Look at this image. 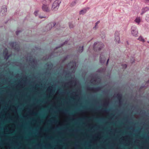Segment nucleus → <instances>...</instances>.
I'll use <instances>...</instances> for the list:
<instances>
[{"instance_id":"f257e3e1","label":"nucleus","mask_w":149,"mask_h":149,"mask_svg":"<svg viewBox=\"0 0 149 149\" xmlns=\"http://www.w3.org/2000/svg\"><path fill=\"white\" fill-rule=\"evenodd\" d=\"M109 90H105L103 91L102 93L87 95L80 90L79 98L81 102L77 101L75 92V102H123L124 98L122 93H116L112 96L109 93Z\"/></svg>"},{"instance_id":"f03ea898","label":"nucleus","mask_w":149,"mask_h":149,"mask_svg":"<svg viewBox=\"0 0 149 149\" xmlns=\"http://www.w3.org/2000/svg\"><path fill=\"white\" fill-rule=\"evenodd\" d=\"M147 88L145 85H142L139 88L135 96L132 93L130 94H126V95L129 99H136L137 98L143 97L146 100V101L149 102V91L146 93L145 94L144 90H146Z\"/></svg>"},{"instance_id":"7ed1b4c3","label":"nucleus","mask_w":149,"mask_h":149,"mask_svg":"<svg viewBox=\"0 0 149 149\" xmlns=\"http://www.w3.org/2000/svg\"><path fill=\"white\" fill-rule=\"evenodd\" d=\"M70 104L72 106V149H74V103H16V104Z\"/></svg>"},{"instance_id":"20e7f679","label":"nucleus","mask_w":149,"mask_h":149,"mask_svg":"<svg viewBox=\"0 0 149 149\" xmlns=\"http://www.w3.org/2000/svg\"><path fill=\"white\" fill-rule=\"evenodd\" d=\"M72 101L69 102H74V77H73L72 80Z\"/></svg>"},{"instance_id":"39448f33","label":"nucleus","mask_w":149,"mask_h":149,"mask_svg":"<svg viewBox=\"0 0 149 149\" xmlns=\"http://www.w3.org/2000/svg\"><path fill=\"white\" fill-rule=\"evenodd\" d=\"M50 2V1L48 0H45L43 1L42 6V9L43 11L46 12H48L49 11L48 5Z\"/></svg>"},{"instance_id":"423d86ee","label":"nucleus","mask_w":149,"mask_h":149,"mask_svg":"<svg viewBox=\"0 0 149 149\" xmlns=\"http://www.w3.org/2000/svg\"><path fill=\"white\" fill-rule=\"evenodd\" d=\"M61 2V0H56L55 1L52 5V10L54 11L58 10Z\"/></svg>"},{"instance_id":"0eeeda50","label":"nucleus","mask_w":149,"mask_h":149,"mask_svg":"<svg viewBox=\"0 0 149 149\" xmlns=\"http://www.w3.org/2000/svg\"><path fill=\"white\" fill-rule=\"evenodd\" d=\"M9 45L15 50L19 51V48L17 42H10L9 43Z\"/></svg>"},{"instance_id":"6e6552de","label":"nucleus","mask_w":149,"mask_h":149,"mask_svg":"<svg viewBox=\"0 0 149 149\" xmlns=\"http://www.w3.org/2000/svg\"><path fill=\"white\" fill-rule=\"evenodd\" d=\"M131 33L133 36L135 37L138 36V30L136 26H133L132 27Z\"/></svg>"},{"instance_id":"1a4fd4ad","label":"nucleus","mask_w":149,"mask_h":149,"mask_svg":"<svg viewBox=\"0 0 149 149\" xmlns=\"http://www.w3.org/2000/svg\"><path fill=\"white\" fill-rule=\"evenodd\" d=\"M58 93L61 95H68L70 94L71 93L70 91L66 90H63L62 89H59L58 91Z\"/></svg>"},{"instance_id":"9d476101","label":"nucleus","mask_w":149,"mask_h":149,"mask_svg":"<svg viewBox=\"0 0 149 149\" xmlns=\"http://www.w3.org/2000/svg\"><path fill=\"white\" fill-rule=\"evenodd\" d=\"M7 10L5 6H3L1 8V10L0 12V15L3 16L6 15Z\"/></svg>"},{"instance_id":"9b49d317","label":"nucleus","mask_w":149,"mask_h":149,"mask_svg":"<svg viewBox=\"0 0 149 149\" xmlns=\"http://www.w3.org/2000/svg\"><path fill=\"white\" fill-rule=\"evenodd\" d=\"M106 58L104 55H103V53H102L100 54V62L102 64H104L106 61Z\"/></svg>"},{"instance_id":"f8f14e48","label":"nucleus","mask_w":149,"mask_h":149,"mask_svg":"<svg viewBox=\"0 0 149 149\" xmlns=\"http://www.w3.org/2000/svg\"><path fill=\"white\" fill-rule=\"evenodd\" d=\"M86 89L88 90H93L94 89L95 90V91H98L101 90V89L102 88V87L100 86H98L96 87H90L89 86H87L86 87Z\"/></svg>"},{"instance_id":"ddd939ff","label":"nucleus","mask_w":149,"mask_h":149,"mask_svg":"<svg viewBox=\"0 0 149 149\" xmlns=\"http://www.w3.org/2000/svg\"><path fill=\"white\" fill-rule=\"evenodd\" d=\"M56 24V23L54 22L47 24L46 27L47 30L48 31L51 30L52 28L55 26Z\"/></svg>"},{"instance_id":"4468645a","label":"nucleus","mask_w":149,"mask_h":149,"mask_svg":"<svg viewBox=\"0 0 149 149\" xmlns=\"http://www.w3.org/2000/svg\"><path fill=\"white\" fill-rule=\"evenodd\" d=\"M3 53L5 54L4 58L6 60L11 56V54H8V51L6 49H5V51H4Z\"/></svg>"},{"instance_id":"2eb2a0df","label":"nucleus","mask_w":149,"mask_h":149,"mask_svg":"<svg viewBox=\"0 0 149 149\" xmlns=\"http://www.w3.org/2000/svg\"><path fill=\"white\" fill-rule=\"evenodd\" d=\"M119 33L118 31L115 32V41H116L118 43H119L120 38L119 36Z\"/></svg>"},{"instance_id":"dca6fc26","label":"nucleus","mask_w":149,"mask_h":149,"mask_svg":"<svg viewBox=\"0 0 149 149\" xmlns=\"http://www.w3.org/2000/svg\"><path fill=\"white\" fill-rule=\"evenodd\" d=\"M89 7H87L84 8L82 10H81L79 12L80 15H83L86 13L87 11L89 9Z\"/></svg>"},{"instance_id":"f3484780","label":"nucleus","mask_w":149,"mask_h":149,"mask_svg":"<svg viewBox=\"0 0 149 149\" xmlns=\"http://www.w3.org/2000/svg\"><path fill=\"white\" fill-rule=\"evenodd\" d=\"M77 52L79 53H82L84 50V46H79L77 47Z\"/></svg>"},{"instance_id":"a211bd4d","label":"nucleus","mask_w":149,"mask_h":149,"mask_svg":"<svg viewBox=\"0 0 149 149\" xmlns=\"http://www.w3.org/2000/svg\"><path fill=\"white\" fill-rule=\"evenodd\" d=\"M149 7H146L144 8H142L141 10L142 13L141 14L142 15L146 11L149 10Z\"/></svg>"},{"instance_id":"6ab92c4d","label":"nucleus","mask_w":149,"mask_h":149,"mask_svg":"<svg viewBox=\"0 0 149 149\" xmlns=\"http://www.w3.org/2000/svg\"><path fill=\"white\" fill-rule=\"evenodd\" d=\"M63 74L65 75L67 77H69L71 75L70 72L67 70H64Z\"/></svg>"},{"instance_id":"aec40b11","label":"nucleus","mask_w":149,"mask_h":149,"mask_svg":"<svg viewBox=\"0 0 149 149\" xmlns=\"http://www.w3.org/2000/svg\"><path fill=\"white\" fill-rule=\"evenodd\" d=\"M8 95L10 96H13L14 95H17L18 94V92H11L8 93Z\"/></svg>"},{"instance_id":"412c9836","label":"nucleus","mask_w":149,"mask_h":149,"mask_svg":"<svg viewBox=\"0 0 149 149\" xmlns=\"http://www.w3.org/2000/svg\"><path fill=\"white\" fill-rule=\"evenodd\" d=\"M67 81L65 82H63V84H64V86L65 87H66L69 85L70 84V82L68 80H67Z\"/></svg>"},{"instance_id":"4be33fe9","label":"nucleus","mask_w":149,"mask_h":149,"mask_svg":"<svg viewBox=\"0 0 149 149\" xmlns=\"http://www.w3.org/2000/svg\"><path fill=\"white\" fill-rule=\"evenodd\" d=\"M105 69L104 68H101L97 70V72L102 73L105 71Z\"/></svg>"},{"instance_id":"5701e85b","label":"nucleus","mask_w":149,"mask_h":149,"mask_svg":"<svg viewBox=\"0 0 149 149\" xmlns=\"http://www.w3.org/2000/svg\"><path fill=\"white\" fill-rule=\"evenodd\" d=\"M138 40L143 42H144L145 40L141 36H140L138 39Z\"/></svg>"},{"instance_id":"b1692460","label":"nucleus","mask_w":149,"mask_h":149,"mask_svg":"<svg viewBox=\"0 0 149 149\" xmlns=\"http://www.w3.org/2000/svg\"><path fill=\"white\" fill-rule=\"evenodd\" d=\"M135 22L138 24H139L141 21V19L140 17H137L134 20Z\"/></svg>"},{"instance_id":"393cba45","label":"nucleus","mask_w":149,"mask_h":149,"mask_svg":"<svg viewBox=\"0 0 149 149\" xmlns=\"http://www.w3.org/2000/svg\"><path fill=\"white\" fill-rule=\"evenodd\" d=\"M20 94L22 95L28 96H29L30 94L28 93H20Z\"/></svg>"},{"instance_id":"a878e982","label":"nucleus","mask_w":149,"mask_h":149,"mask_svg":"<svg viewBox=\"0 0 149 149\" xmlns=\"http://www.w3.org/2000/svg\"><path fill=\"white\" fill-rule=\"evenodd\" d=\"M100 23V21H98L97 22H96L95 24V26L93 27V29H97V26L98 24Z\"/></svg>"},{"instance_id":"bb28decb","label":"nucleus","mask_w":149,"mask_h":149,"mask_svg":"<svg viewBox=\"0 0 149 149\" xmlns=\"http://www.w3.org/2000/svg\"><path fill=\"white\" fill-rule=\"evenodd\" d=\"M101 45V46L99 47L98 48V50L99 51H100L101 50L102 48V43H99Z\"/></svg>"},{"instance_id":"cd10ccee","label":"nucleus","mask_w":149,"mask_h":149,"mask_svg":"<svg viewBox=\"0 0 149 149\" xmlns=\"http://www.w3.org/2000/svg\"><path fill=\"white\" fill-rule=\"evenodd\" d=\"M86 113V111L84 110H82L81 111V113L82 115L85 114Z\"/></svg>"},{"instance_id":"c85d7f7f","label":"nucleus","mask_w":149,"mask_h":149,"mask_svg":"<svg viewBox=\"0 0 149 149\" xmlns=\"http://www.w3.org/2000/svg\"><path fill=\"white\" fill-rule=\"evenodd\" d=\"M146 19L147 22H149V15H147Z\"/></svg>"},{"instance_id":"c756f323","label":"nucleus","mask_w":149,"mask_h":149,"mask_svg":"<svg viewBox=\"0 0 149 149\" xmlns=\"http://www.w3.org/2000/svg\"><path fill=\"white\" fill-rule=\"evenodd\" d=\"M21 32H22L21 30H17L16 32V35H18Z\"/></svg>"},{"instance_id":"7c9ffc66","label":"nucleus","mask_w":149,"mask_h":149,"mask_svg":"<svg viewBox=\"0 0 149 149\" xmlns=\"http://www.w3.org/2000/svg\"><path fill=\"white\" fill-rule=\"evenodd\" d=\"M40 96L42 97H47L48 96V95L45 94H42L40 95Z\"/></svg>"},{"instance_id":"2f4dec72","label":"nucleus","mask_w":149,"mask_h":149,"mask_svg":"<svg viewBox=\"0 0 149 149\" xmlns=\"http://www.w3.org/2000/svg\"><path fill=\"white\" fill-rule=\"evenodd\" d=\"M69 26L70 28H73V25L71 23H69Z\"/></svg>"},{"instance_id":"473e14b6","label":"nucleus","mask_w":149,"mask_h":149,"mask_svg":"<svg viewBox=\"0 0 149 149\" xmlns=\"http://www.w3.org/2000/svg\"><path fill=\"white\" fill-rule=\"evenodd\" d=\"M82 119L85 120H87V118L86 116H83L82 117Z\"/></svg>"},{"instance_id":"72a5a7b5","label":"nucleus","mask_w":149,"mask_h":149,"mask_svg":"<svg viewBox=\"0 0 149 149\" xmlns=\"http://www.w3.org/2000/svg\"><path fill=\"white\" fill-rule=\"evenodd\" d=\"M35 62V60L34 59H33L32 61H31V63L32 64L33 63H34Z\"/></svg>"},{"instance_id":"f704fd0d","label":"nucleus","mask_w":149,"mask_h":149,"mask_svg":"<svg viewBox=\"0 0 149 149\" xmlns=\"http://www.w3.org/2000/svg\"><path fill=\"white\" fill-rule=\"evenodd\" d=\"M97 42H95L94 43V45H93V48L95 49V46L97 45Z\"/></svg>"},{"instance_id":"c9c22d12","label":"nucleus","mask_w":149,"mask_h":149,"mask_svg":"<svg viewBox=\"0 0 149 149\" xmlns=\"http://www.w3.org/2000/svg\"><path fill=\"white\" fill-rule=\"evenodd\" d=\"M145 3H148L149 2V0H144Z\"/></svg>"},{"instance_id":"e433bc0d","label":"nucleus","mask_w":149,"mask_h":149,"mask_svg":"<svg viewBox=\"0 0 149 149\" xmlns=\"http://www.w3.org/2000/svg\"><path fill=\"white\" fill-rule=\"evenodd\" d=\"M68 42V41H65L61 45V46H63V45H64L65 44H67Z\"/></svg>"},{"instance_id":"4c0bfd02","label":"nucleus","mask_w":149,"mask_h":149,"mask_svg":"<svg viewBox=\"0 0 149 149\" xmlns=\"http://www.w3.org/2000/svg\"><path fill=\"white\" fill-rule=\"evenodd\" d=\"M37 13H38V12L37 11H35L34 12V14L36 16H37Z\"/></svg>"},{"instance_id":"58836bf2","label":"nucleus","mask_w":149,"mask_h":149,"mask_svg":"<svg viewBox=\"0 0 149 149\" xmlns=\"http://www.w3.org/2000/svg\"><path fill=\"white\" fill-rule=\"evenodd\" d=\"M123 67H124V69H125L127 67V65L126 64H125L123 65Z\"/></svg>"},{"instance_id":"ea45409f","label":"nucleus","mask_w":149,"mask_h":149,"mask_svg":"<svg viewBox=\"0 0 149 149\" xmlns=\"http://www.w3.org/2000/svg\"><path fill=\"white\" fill-rule=\"evenodd\" d=\"M109 59L108 58V60H107V62L106 63V65H107L108 63V62H109Z\"/></svg>"},{"instance_id":"a19ab883","label":"nucleus","mask_w":149,"mask_h":149,"mask_svg":"<svg viewBox=\"0 0 149 149\" xmlns=\"http://www.w3.org/2000/svg\"><path fill=\"white\" fill-rule=\"evenodd\" d=\"M45 17H42V16H39V18H41V19L43 18H44Z\"/></svg>"},{"instance_id":"79ce46f5","label":"nucleus","mask_w":149,"mask_h":149,"mask_svg":"<svg viewBox=\"0 0 149 149\" xmlns=\"http://www.w3.org/2000/svg\"><path fill=\"white\" fill-rule=\"evenodd\" d=\"M67 58V56H65L64 58V60H65Z\"/></svg>"},{"instance_id":"37998d69","label":"nucleus","mask_w":149,"mask_h":149,"mask_svg":"<svg viewBox=\"0 0 149 149\" xmlns=\"http://www.w3.org/2000/svg\"><path fill=\"white\" fill-rule=\"evenodd\" d=\"M47 66L48 67H51L52 66V65L48 64Z\"/></svg>"},{"instance_id":"c03bdc74","label":"nucleus","mask_w":149,"mask_h":149,"mask_svg":"<svg viewBox=\"0 0 149 149\" xmlns=\"http://www.w3.org/2000/svg\"><path fill=\"white\" fill-rule=\"evenodd\" d=\"M3 91H0V95L2 94L3 93Z\"/></svg>"},{"instance_id":"a18cd8bd","label":"nucleus","mask_w":149,"mask_h":149,"mask_svg":"<svg viewBox=\"0 0 149 149\" xmlns=\"http://www.w3.org/2000/svg\"><path fill=\"white\" fill-rule=\"evenodd\" d=\"M134 59H133V60H132V61H131V63H134Z\"/></svg>"},{"instance_id":"49530a36","label":"nucleus","mask_w":149,"mask_h":149,"mask_svg":"<svg viewBox=\"0 0 149 149\" xmlns=\"http://www.w3.org/2000/svg\"><path fill=\"white\" fill-rule=\"evenodd\" d=\"M52 90H51L50 91V94H52Z\"/></svg>"},{"instance_id":"de8ad7c7","label":"nucleus","mask_w":149,"mask_h":149,"mask_svg":"<svg viewBox=\"0 0 149 149\" xmlns=\"http://www.w3.org/2000/svg\"><path fill=\"white\" fill-rule=\"evenodd\" d=\"M75 70L76 69V62L75 61Z\"/></svg>"},{"instance_id":"09e8293b","label":"nucleus","mask_w":149,"mask_h":149,"mask_svg":"<svg viewBox=\"0 0 149 149\" xmlns=\"http://www.w3.org/2000/svg\"><path fill=\"white\" fill-rule=\"evenodd\" d=\"M53 52H52V53L51 54V56H52L53 55Z\"/></svg>"},{"instance_id":"8fccbe9b","label":"nucleus","mask_w":149,"mask_h":149,"mask_svg":"<svg viewBox=\"0 0 149 149\" xmlns=\"http://www.w3.org/2000/svg\"><path fill=\"white\" fill-rule=\"evenodd\" d=\"M75 86L76 85V78H75Z\"/></svg>"},{"instance_id":"3c124183","label":"nucleus","mask_w":149,"mask_h":149,"mask_svg":"<svg viewBox=\"0 0 149 149\" xmlns=\"http://www.w3.org/2000/svg\"><path fill=\"white\" fill-rule=\"evenodd\" d=\"M126 145H130V144H128V143H126Z\"/></svg>"},{"instance_id":"603ef678","label":"nucleus","mask_w":149,"mask_h":149,"mask_svg":"<svg viewBox=\"0 0 149 149\" xmlns=\"http://www.w3.org/2000/svg\"><path fill=\"white\" fill-rule=\"evenodd\" d=\"M23 77H26V76L25 75H24V76H23Z\"/></svg>"},{"instance_id":"864d4df0","label":"nucleus","mask_w":149,"mask_h":149,"mask_svg":"<svg viewBox=\"0 0 149 149\" xmlns=\"http://www.w3.org/2000/svg\"><path fill=\"white\" fill-rule=\"evenodd\" d=\"M72 72H73V73H74V70H73V71H72Z\"/></svg>"},{"instance_id":"5fc2aeb1","label":"nucleus","mask_w":149,"mask_h":149,"mask_svg":"<svg viewBox=\"0 0 149 149\" xmlns=\"http://www.w3.org/2000/svg\"><path fill=\"white\" fill-rule=\"evenodd\" d=\"M7 79H5L4 80L5 81H7Z\"/></svg>"},{"instance_id":"6e6d98bb","label":"nucleus","mask_w":149,"mask_h":149,"mask_svg":"<svg viewBox=\"0 0 149 149\" xmlns=\"http://www.w3.org/2000/svg\"><path fill=\"white\" fill-rule=\"evenodd\" d=\"M77 103H75V106L77 105Z\"/></svg>"},{"instance_id":"4d7b16f0","label":"nucleus","mask_w":149,"mask_h":149,"mask_svg":"<svg viewBox=\"0 0 149 149\" xmlns=\"http://www.w3.org/2000/svg\"><path fill=\"white\" fill-rule=\"evenodd\" d=\"M76 113H75V120H76Z\"/></svg>"},{"instance_id":"13d9d810","label":"nucleus","mask_w":149,"mask_h":149,"mask_svg":"<svg viewBox=\"0 0 149 149\" xmlns=\"http://www.w3.org/2000/svg\"><path fill=\"white\" fill-rule=\"evenodd\" d=\"M91 146V145H89V147H90Z\"/></svg>"},{"instance_id":"bf43d9fd","label":"nucleus","mask_w":149,"mask_h":149,"mask_svg":"<svg viewBox=\"0 0 149 149\" xmlns=\"http://www.w3.org/2000/svg\"><path fill=\"white\" fill-rule=\"evenodd\" d=\"M50 89V88H49L48 89V91Z\"/></svg>"},{"instance_id":"052dcab7","label":"nucleus","mask_w":149,"mask_h":149,"mask_svg":"<svg viewBox=\"0 0 149 149\" xmlns=\"http://www.w3.org/2000/svg\"><path fill=\"white\" fill-rule=\"evenodd\" d=\"M137 143L138 144H139V142H137Z\"/></svg>"},{"instance_id":"680f3d73","label":"nucleus","mask_w":149,"mask_h":149,"mask_svg":"<svg viewBox=\"0 0 149 149\" xmlns=\"http://www.w3.org/2000/svg\"><path fill=\"white\" fill-rule=\"evenodd\" d=\"M75 132H76V128H75Z\"/></svg>"},{"instance_id":"e2e57ef3","label":"nucleus","mask_w":149,"mask_h":149,"mask_svg":"<svg viewBox=\"0 0 149 149\" xmlns=\"http://www.w3.org/2000/svg\"><path fill=\"white\" fill-rule=\"evenodd\" d=\"M19 75V74H17V76H18Z\"/></svg>"},{"instance_id":"0e129e2a","label":"nucleus","mask_w":149,"mask_h":149,"mask_svg":"<svg viewBox=\"0 0 149 149\" xmlns=\"http://www.w3.org/2000/svg\"><path fill=\"white\" fill-rule=\"evenodd\" d=\"M125 102L126 103V102Z\"/></svg>"},{"instance_id":"69168bd1","label":"nucleus","mask_w":149,"mask_h":149,"mask_svg":"<svg viewBox=\"0 0 149 149\" xmlns=\"http://www.w3.org/2000/svg\"><path fill=\"white\" fill-rule=\"evenodd\" d=\"M148 43H149V41H148Z\"/></svg>"},{"instance_id":"338daca9","label":"nucleus","mask_w":149,"mask_h":149,"mask_svg":"<svg viewBox=\"0 0 149 149\" xmlns=\"http://www.w3.org/2000/svg\"><path fill=\"white\" fill-rule=\"evenodd\" d=\"M58 48V47L56 48V49H57Z\"/></svg>"},{"instance_id":"774afa93","label":"nucleus","mask_w":149,"mask_h":149,"mask_svg":"<svg viewBox=\"0 0 149 149\" xmlns=\"http://www.w3.org/2000/svg\"><path fill=\"white\" fill-rule=\"evenodd\" d=\"M88 125L90 126V125L89 124V125Z\"/></svg>"}]
</instances>
